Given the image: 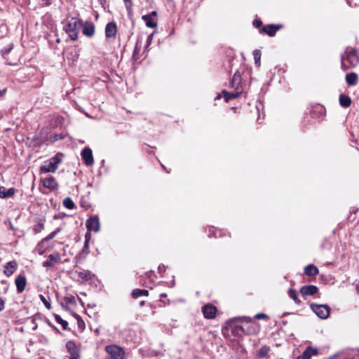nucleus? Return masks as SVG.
I'll use <instances>...</instances> for the list:
<instances>
[{
    "instance_id": "nucleus-46",
    "label": "nucleus",
    "mask_w": 359,
    "mask_h": 359,
    "mask_svg": "<svg viewBox=\"0 0 359 359\" xmlns=\"http://www.w3.org/2000/svg\"><path fill=\"white\" fill-rule=\"evenodd\" d=\"M88 244H89V243L85 242V245H84V248L85 249H88Z\"/></svg>"
},
{
    "instance_id": "nucleus-14",
    "label": "nucleus",
    "mask_w": 359,
    "mask_h": 359,
    "mask_svg": "<svg viewBox=\"0 0 359 359\" xmlns=\"http://www.w3.org/2000/svg\"><path fill=\"white\" fill-rule=\"evenodd\" d=\"M15 285L17 287V291L18 293H21L25 290L27 280L26 278L23 276H18L15 278Z\"/></svg>"
},
{
    "instance_id": "nucleus-39",
    "label": "nucleus",
    "mask_w": 359,
    "mask_h": 359,
    "mask_svg": "<svg viewBox=\"0 0 359 359\" xmlns=\"http://www.w3.org/2000/svg\"><path fill=\"white\" fill-rule=\"evenodd\" d=\"M269 351V349L266 347H263L259 350V355L261 356H265Z\"/></svg>"
},
{
    "instance_id": "nucleus-30",
    "label": "nucleus",
    "mask_w": 359,
    "mask_h": 359,
    "mask_svg": "<svg viewBox=\"0 0 359 359\" xmlns=\"http://www.w3.org/2000/svg\"><path fill=\"white\" fill-rule=\"evenodd\" d=\"M63 205L65 208H67V209H69V210H72L75 206L73 201L69 197L64 199Z\"/></svg>"
},
{
    "instance_id": "nucleus-4",
    "label": "nucleus",
    "mask_w": 359,
    "mask_h": 359,
    "mask_svg": "<svg viewBox=\"0 0 359 359\" xmlns=\"http://www.w3.org/2000/svg\"><path fill=\"white\" fill-rule=\"evenodd\" d=\"M311 310L321 319H326L330 316V309L326 304H310Z\"/></svg>"
},
{
    "instance_id": "nucleus-45",
    "label": "nucleus",
    "mask_w": 359,
    "mask_h": 359,
    "mask_svg": "<svg viewBox=\"0 0 359 359\" xmlns=\"http://www.w3.org/2000/svg\"><path fill=\"white\" fill-rule=\"evenodd\" d=\"M43 5L48 6L51 4L52 0H40Z\"/></svg>"
},
{
    "instance_id": "nucleus-37",
    "label": "nucleus",
    "mask_w": 359,
    "mask_h": 359,
    "mask_svg": "<svg viewBox=\"0 0 359 359\" xmlns=\"http://www.w3.org/2000/svg\"><path fill=\"white\" fill-rule=\"evenodd\" d=\"M44 229V224L42 222H39L35 227V231L39 232Z\"/></svg>"
},
{
    "instance_id": "nucleus-25",
    "label": "nucleus",
    "mask_w": 359,
    "mask_h": 359,
    "mask_svg": "<svg viewBox=\"0 0 359 359\" xmlns=\"http://www.w3.org/2000/svg\"><path fill=\"white\" fill-rule=\"evenodd\" d=\"M142 19L148 27L154 28L156 27V22L152 18L151 15H143Z\"/></svg>"
},
{
    "instance_id": "nucleus-22",
    "label": "nucleus",
    "mask_w": 359,
    "mask_h": 359,
    "mask_svg": "<svg viewBox=\"0 0 359 359\" xmlns=\"http://www.w3.org/2000/svg\"><path fill=\"white\" fill-rule=\"evenodd\" d=\"M346 81L349 86H355L358 81V75L354 72L347 74L346 75Z\"/></svg>"
},
{
    "instance_id": "nucleus-12",
    "label": "nucleus",
    "mask_w": 359,
    "mask_h": 359,
    "mask_svg": "<svg viewBox=\"0 0 359 359\" xmlns=\"http://www.w3.org/2000/svg\"><path fill=\"white\" fill-rule=\"evenodd\" d=\"M17 268H18V264H17L16 262H15V261L8 262L4 266V273L6 276L9 277L12 274L14 273V272L16 271Z\"/></svg>"
},
{
    "instance_id": "nucleus-17",
    "label": "nucleus",
    "mask_w": 359,
    "mask_h": 359,
    "mask_svg": "<svg viewBox=\"0 0 359 359\" xmlns=\"http://www.w3.org/2000/svg\"><path fill=\"white\" fill-rule=\"evenodd\" d=\"M241 83V76L240 74L236 72L234 74L233 79L231 81V86L232 88H233L235 89V90H243Z\"/></svg>"
},
{
    "instance_id": "nucleus-51",
    "label": "nucleus",
    "mask_w": 359,
    "mask_h": 359,
    "mask_svg": "<svg viewBox=\"0 0 359 359\" xmlns=\"http://www.w3.org/2000/svg\"><path fill=\"white\" fill-rule=\"evenodd\" d=\"M10 228L12 229H13V225L11 224V222H10Z\"/></svg>"
},
{
    "instance_id": "nucleus-21",
    "label": "nucleus",
    "mask_w": 359,
    "mask_h": 359,
    "mask_svg": "<svg viewBox=\"0 0 359 359\" xmlns=\"http://www.w3.org/2000/svg\"><path fill=\"white\" fill-rule=\"evenodd\" d=\"M304 273L309 276H313L318 273V269L313 264H309L304 268Z\"/></svg>"
},
{
    "instance_id": "nucleus-11",
    "label": "nucleus",
    "mask_w": 359,
    "mask_h": 359,
    "mask_svg": "<svg viewBox=\"0 0 359 359\" xmlns=\"http://www.w3.org/2000/svg\"><path fill=\"white\" fill-rule=\"evenodd\" d=\"M82 32L88 36L91 37L95 34V26L92 22H86L84 24L82 23Z\"/></svg>"
},
{
    "instance_id": "nucleus-16",
    "label": "nucleus",
    "mask_w": 359,
    "mask_h": 359,
    "mask_svg": "<svg viewBox=\"0 0 359 359\" xmlns=\"http://www.w3.org/2000/svg\"><path fill=\"white\" fill-rule=\"evenodd\" d=\"M317 291L318 287L313 285H305L300 289V292L303 296L313 295L316 294Z\"/></svg>"
},
{
    "instance_id": "nucleus-40",
    "label": "nucleus",
    "mask_w": 359,
    "mask_h": 359,
    "mask_svg": "<svg viewBox=\"0 0 359 359\" xmlns=\"http://www.w3.org/2000/svg\"><path fill=\"white\" fill-rule=\"evenodd\" d=\"M64 138V135L62 134L55 135L53 139L51 140L52 142L62 140Z\"/></svg>"
},
{
    "instance_id": "nucleus-20",
    "label": "nucleus",
    "mask_w": 359,
    "mask_h": 359,
    "mask_svg": "<svg viewBox=\"0 0 359 359\" xmlns=\"http://www.w3.org/2000/svg\"><path fill=\"white\" fill-rule=\"evenodd\" d=\"M280 28V26L274 25H269L267 26H265L263 28V30L265 33H266L269 36H273L275 35L276 32Z\"/></svg>"
},
{
    "instance_id": "nucleus-15",
    "label": "nucleus",
    "mask_w": 359,
    "mask_h": 359,
    "mask_svg": "<svg viewBox=\"0 0 359 359\" xmlns=\"http://www.w3.org/2000/svg\"><path fill=\"white\" fill-rule=\"evenodd\" d=\"M318 354V349L311 346L307 347L302 355L298 357V359H310L311 356Z\"/></svg>"
},
{
    "instance_id": "nucleus-41",
    "label": "nucleus",
    "mask_w": 359,
    "mask_h": 359,
    "mask_svg": "<svg viewBox=\"0 0 359 359\" xmlns=\"http://www.w3.org/2000/svg\"><path fill=\"white\" fill-rule=\"evenodd\" d=\"M255 318H257V319L268 318V316H267V315H266L264 313H257L255 316Z\"/></svg>"
},
{
    "instance_id": "nucleus-43",
    "label": "nucleus",
    "mask_w": 359,
    "mask_h": 359,
    "mask_svg": "<svg viewBox=\"0 0 359 359\" xmlns=\"http://www.w3.org/2000/svg\"><path fill=\"white\" fill-rule=\"evenodd\" d=\"M262 25V22L261 20H254L253 22V25L255 27H259Z\"/></svg>"
},
{
    "instance_id": "nucleus-36",
    "label": "nucleus",
    "mask_w": 359,
    "mask_h": 359,
    "mask_svg": "<svg viewBox=\"0 0 359 359\" xmlns=\"http://www.w3.org/2000/svg\"><path fill=\"white\" fill-rule=\"evenodd\" d=\"M152 39H153L152 34H150L147 36V42H146V45H145V49H147L150 46V44L151 43Z\"/></svg>"
},
{
    "instance_id": "nucleus-50",
    "label": "nucleus",
    "mask_w": 359,
    "mask_h": 359,
    "mask_svg": "<svg viewBox=\"0 0 359 359\" xmlns=\"http://www.w3.org/2000/svg\"><path fill=\"white\" fill-rule=\"evenodd\" d=\"M4 90H0V96H1L4 94Z\"/></svg>"
},
{
    "instance_id": "nucleus-52",
    "label": "nucleus",
    "mask_w": 359,
    "mask_h": 359,
    "mask_svg": "<svg viewBox=\"0 0 359 359\" xmlns=\"http://www.w3.org/2000/svg\"><path fill=\"white\" fill-rule=\"evenodd\" d=\"M69 359H80V358H69Z\"/></svg>"
},
{
    "instance_id": "nucleus-1",
    "label": "nucleus",
    "mask_w": 359,
    "mask_h": 359,
    "mask_svg": "<svg viewBox=\"0 0 359 359\" xmlns=\"http://www.w3.org/2000/svg\"><path fill=\"white\" fill-rule=\"evenodd\" d=\"M345 61H347L350 67H354L359 63V53L352 48H347L345 54L341 56V66L346 70L348 67H346Z\"/></svg>"
},
{
    "instance_id": "nucleus-35",
    "label": "nucleus",
    "mask_w": 359,
    "mask_h": 359,
    "mask_svg": "<svg viewBox=\"0 0 359 359\" xmlns=\"http://www.w3.org/2000/svg\"><path fill=\"white\" fill-rule=\"evenodd\" d=\"M56 321L60 324L64 329H66L68 326V323L66 320L62 319L60 316L56 317Z\"/></svg>"
},
{
    "instance_id": "nucleus-9",
    "label": "nucleus",
    "mask_w": 359,
    "mask_h": 359,
    "mask_svg": "<svg viewBox=\"0 0 359 359\" xmlns=\"http://www.w3.org/2000/svg\"><path fill=\"white\" fill-rule=\"evenodd\" d=\"M217 311V308L212 304H207L203 308V315L208 319L214 318L216 316Z\"/></svg>"
},
{
    "instance_id": "nucleus-26",
    "label": "nucleus",
    "mask_w": 359,
    "mask_h": 359,
    "mask_svg": "<svg viewBox=\"0 0 359 359\" xmlns=\"http://www.w3.org/2000/svg\"><path fill=\"white\" fill-rule=\"evenodd\" d=\"M339 102L343 107H348L350 106L351 101L348 96L341 95L339 97Z\"/></svg>"
},
{
    "instance_id": "nucleus-34",
    "label": "nucleus",
    "mask_w": 359,
    "mask_h": 359,
    "mask_svg": "<svg viewBox=\"0 0 359 359\" xmlns=\"http://www.w3.org/2000/svg\"><path fill=\"white\" fill-rule=\"evenodd\" d=\"M39 298L41 300V302L43 303L44 306L48 309H50V308H51L50 303L46 299V297L43 294H40Z\"/></svg>"
},
{
    "instance_id": "nucleus-53",
    "label": "nucleus",
    "mask_w": 359,
    "mask_h": 359,
    "mask_svg": "<svg viewBox=\"0 0 359 359\" xmlns=\"http://www.w3.org/2000/svg\"><path fill=\"white\" fill-rule=\"evenodd\" d=\"M123 1H124V2H125L126 4L127 2H128V1H130V0H123Z\"/></svg>"
},
{
    "instance_id": "nucleus-27",
    "label": "nucleus",
    "mask_w": 359,
    "mask_h": 359,
    "mask_svg": "<svg viewBox=\"0 0 359 359\" xmlns=\"http://www.w3.org/2000/svg\"><path fill=\"white\" fill-rule=\"evenodd\" d=\"M149 291L147 290L135 289L132 292L133 298H138L140 296H148Z\"/></svg>"
},
{
    "instance_id": "nucleus-38",
    "label": "nucleus",
    "mask_w": 359,
    "mask_h": 359,
    "mask_svg": "<svg viewBox=\"0 0 359 359\" xmlns=\"http://www.w3.org/2000/svg\"><path fill=\"white\" fill-rule=\"evenodd\" d=\"M55 266L51 262H50L48 259L46 261L43 262V266L46 268H50Z\"/></svg>"
},
{
    "instance_id": "nucleus-28",
    "label": "nucleus",
    "mask_w": 359,
    "mask_h": 359,
    "mask_svg": "<svg viewBox=\"0 0 359 359\" xmlns=\"http://www.w3.org/2000/svg\"><path fill=\"white\" fill-rule=\"evenodd\" d=\"M78 276L83 280H88L92 278V273L90 271H86V270H82L81 271H79Z\"/></svg>"
},
{
    "instance_id": "nucleus-7",
    "label": "nucleus",
    "mask_w": 359,
    "mask_h": 359,
    "mask_svg": "<svg viewBox=\"0 0 359 359\" xmlns=\"http://www.w3.org/2000/svg\"><path fill=\"white\" fill-rule=\"evenodd\" d=\"M67 352L70 354L69 358H81L80 348L73 341H68L66 344Z\"/></svg>"
},
{
    "instance_id": "nucleus-44",
    "label": "nucleus",
    "mask_w": 359,
    "mask_h": 359,
    "mask_svg": "<svg viewBox=\"0 0 359 359\" xmlns=\"http://www.w3.org/2000/svg\"><path fill=\"white\" fill-rule=\"evenodd\" d=\"M91 235L90 233H86L85 236V242L89 243Z\"/></svg>"
},
{
    "instance_id": "nucleus-42",
    "label": "nucleus",
    "mask_w": 359,
    "mask_h": 359,
    "mask_svg": "<svg viewBox=\"0 0 359 359\" xmlns=\"http://www.w3.org/2000/svg\"><path fill=\"white\" fill-rule=\"evenodd\" d=\"M5 308V302L2 298H0V311H3Z\"/></svg>"
},
{
    "instance_id": "nucleus-48",
    "label": "nucleus",
    "mask_w": 359,
    "mask_h": 359,
    "mask_svg": "<svg viewBox=\"0 0 359 359\" xmlns=\"http://www.w3.org/2000/svg\"><path fill=\"white\" fill-rule=\"evenodd\" d=\"M2 52L3 55H4L5 53L8 54L9 53V50H2Z\"/></svg>"
},
{
    "instance_id": "nucleus-2",
    "label": "nucleus",
    "mask_w": 359,
    "mask_h": 359,
    "mask_svg": "<svg viewBox=\"0 0 359 359\" xmlns=\"http://www.w3.org/2000/svg\"><path fill=\"white\" fill-rule=\"evenodd\" d=\"M82 22L79 19L72 18L66 22L64 26V30L72 40H76L78 38L79 31Z\"/></svg>"
},
{
    "instance_id": "nucleus-23",
    "label": "nucleus",
    "mask_w": 359,
    "mask_h": 359,
    "mask_svg": "<svg viewBox=\"0 0 359 359\" xmlns=\"http://www.w3.org/2000/svg\"><path fill=\"white\" fill-rule=\"evenodd\" d=\"M288 295L289 297L294 302L297 304H301V300L299 298L298 292L292 288L288 290Z\"/></svg>"
},
{
    "instance_id": "nucleus-29",
    "label": "nucleus",
    "mask_w": 359,
    "mask_h": 359,
    "mask_svg": "<svg viewBox=\"0 0 359 359\" xmlns=\"http://www.w3.org/2000/svg\"><path fill=\"white\" fill-rule=\"evenodd\" d=\"M46 242V241H44V239H42V241L36 246V251L41 255H43L47 250V248L45 246Z\"/></svg>"
},
{
    "instance_id": "nucleus-18",
    "label": "nucleus",
    "mask_w": 359,
    "mask_h": 359,
    "mask_svg": "<svg viewBox=\"0 0 359 359\" xmlns=\"http://www.w3.org/2000/svg\"><path fill=\"white\" fill-rule=\"evenodd\" d=\"M242 92L243 90H236L234 92H227L226 90H223L222 93L224 94L225 102H229L230 100L238 97L242 93Z\"/></svg>"
},
{
    "instance_id": "nucleus-19",
    "label": "nucleus",
    "mask_w": 359,
    "mask_h": 359,
    "mask_svg": "<svg viewBox=\"0 0 359 359\" xmlns=\"http://www.w3.org/2000/svg\"><path fill=\"white\" fill-rule=\"evenodd\" d=\"M15 193L14 188L6 189L4 187H0V197L2 198L13 196Z\"/></svg>"
},
{
    "instance_id": "nucleus-24",
    "label": "nucleus",
    "mask_w": 359,
    "mask_h": 359,
    "mask_svg": "<svg viewBox=\"0 0 359 359\" xmlns=\"http://www.w3.org/2000/svg\"><path fill=\"white\" fill-rule=\"evenodd\" d=\"M47 259L54 265L62 262L61 256L59 252H55L53 254L49 255Z\"/></svg>"
},
{
    "instance_id": "nucleus-47",
    "label": "nucleus",
    "mask_w": 359,
    "mask_h": 359,
    "mask_svg": "<svg viewBox=\"0 0 359 359\" xmlns=\"http://www.w3.org/2000/svg\"><path fill=\"white\" fill-rule=\"evenodd\" d=\"M222 95L220 94H218L217 96L215 97V100H219L221 99Z\"/></svg>"
},
{
    "instance_id": "nucleus-5",
    "label": "nucleus",
    "mask_w": 359,
    "mask_h": 359,
    "mask_svg": "<svg viewBox=\"0 0 359 359\" xmlns=\"http://www.w3.org/2000/svg\"><path fill=\"white\" fill-rule=\"evenodd\" d=\"M105 350L113 359H123L124 351L121 347L109 345L106 346Z\"/></svg>"
},
{
    "instance_id": "nucleus-31",
    "label": "nucleus",
    "mask_w": 359,
    "mask_h": 359,
    "mask_svg": "<svg viewBox=\"0 0 359 359\" xmlns=\"http://www.w3.org/2000/svg\"><path fill=\"white\" fill-rule=\"evenodd\" d=\"M140 46H141V40H140V38H138L134 52H133V58L135 60H137V55H138V53L140 51Z\"/></svg>"
},
{
    "instance_id": "nucleus-6",
    "label": "nucleus",
    "mask_w": 359,
    "mask_h": 359,
    "mask_svg": "<svg viewBox=\"0 0 359 359\" xmlns=\"http://www.w3.org/2000/svg\"><path fill=\"white\" fill-rule=\"evenodd\" d=\"M86 228L90 231L98 232L100 229V224L97 216L90 217L86 222Z\"/></svg>"
},
{
    "instance_id": "nucleus-49",
    "label": "nucleus",
    "mask_w": 359,
    "mask_h": 359,
    "mask_svg": "<svg viewBox=\"0 0 359 359\" xmlns=\"http://www.w3.org/2000/svg\"><path fill=\"white\" fill-rule=\"evenodd\" d=\"M151 15H156V12L153 11V12L151 13Z\"/></svg>"
},
{
    "instance_id": "nucleus-13",
    "label": "nucleus",
    "mask_w": 359,
    "mask_h": 359,
    "mask_svg": "<svg viewBox=\"0 0 359 359\" xmlns=\"http://www.w3.org/2000/svg\"><path fill=\"white\" fill-rule=\"evenodd\" d=\"M117 32L116 25L114 22H109L105 27V35L107 38L115 37Z\"/></svg>"
},
{
    "instance_id": "nucleus-32",
    "label": "nucleus",
    "mask_w": 359,
    "mask_h": 359,
    "mask_svg": "<svg viewBox=\"0 0 359 359\" xmlns=\"http://www.w3.org/2000/svg\"><path fill=\"white\" fill-rule=\"evenodd\" d=\"M254 60L256 65L257 67L260 66V60H261V51L259 50H255L253 52Z\"/></svg>"
},
{
    "instance_id": "nucleus-3",
    "label": "nucleus",
    "mask_w": 359,
    "mask_h": 359,
    "mask_svg": "<svg viewBox=\"0 0 359 359\" xmlns=\"http://www.w3.org/2000/svg\"><path fill=\"white\" fill-rule=\"evenodd\" d=\"M61 162L62 154H57L43 163V164L40 167V172H55Z\"/></svg>"
},
{
    "instance_id": "nucleus-8",
    "label": "nucleus",
    "mask_w": 359,
    "mask_h": 359,
    "mask_svg": "<svg viewBox=\"0 0 359 359\" xmlns=\"http://www.w3.org/2000/svg\"><path fill=\"white\" fill-rule=\"evenodd\" d=\"M81 156L86 165L89 166L93 164L94 159L93 156V152L90 148H84L83 150L81 151Z\"/></svg>"
},
{
    "instance_id": "nucleus-33",
    "label": "nucleus",
    "mask_w": 359,
    "mask_h": 359,
    "mask_svg": "<svg viewBox=\"0 0 359 359\" xmlns=\"http://www.w3.org/2000/svg\"><path fill=\"white\" fill-rule=\"evenodd\" d=\"M60 230H61V229L58 228V229H57V230L51 232L46 238H43L44 241H48L53 239L60 231Z\"/></svg>"
},
{
    "instance_id": "nucleus-10",
    "label": "nucleus",
    "mask_w": 359,
    "mask_h": 359,
    "mask_svg": "<svg viewBox=\"0 0 359 359\" xmlns=\"http://www.w3.org/2000/svg\"><path fill=\"white\" fill-rule=\"evenodd\" d=\"M41 182L44 187L50 190H56L58 187L55 179L52 176L41 180Z\"/></svg>"
}]
</instances>
